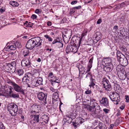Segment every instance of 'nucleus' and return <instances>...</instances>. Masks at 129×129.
<instances>
[{
  "label": "nucleus",
  "mask_w": 129,
  "mask_h": 129,
  "mask_svg": "<svg viewBox=\"0 0 129 129\" xmlns=\"http://www.w3.org/2000/svg\"><path fill=\"white\" fill-rule=\"evenodd\" d=\"M1 88L4 89L5 91H0V95L6 96L9 95L10 97L14 98H19V95L18 93H13V88L10 85L5 84L1 86Z\"/></svg>",
  "instance_id": "obj_1"
},
{
  "label": "nucleus",
  "mask_w": 129,
  "mask_h": 129,
  "mask_svg": "<svg viewBox=\"0 0 129 129\" xmlns=\"http://www.w3.org/2000/svg\"><path fill=\"white\" fill-rule=\"evenodd\" d=\"M7 109L11 114L12 115H15L18 110L17 106L13 104H10L7 106Z\"/></svg>",
  "instance_id": "obj_2"
},
{
  "label": "nucleus",
  "mask_w": 129,
  "mask_h": 129,
  "mask_svg": "<svg viewBox=\"0 0 129 129\" xmlns=\"http://www.w3.org/2000/svg\"><path fill=\"white\" fill-rule=\"evenodd\" d=\"M102 83L104 88H105V90L109 91H110L111 90L112 88L111 85L107 79H103L102 81Z\"/></svg>",
  "instance_id": "obj_3"
},
{
  "label": "nucleus",
  "mask_w": 129,
  "mask_h": 129,
  "mask_svg": "<svg viewBox=\"0 0 129 129\" xmlns=\"http://www.w3.org/2000/svg\"><path fill=\"white\" fill-rule=\"evenodd\" d=\"M47 97V94L42 92H39L37 94V97L38 99L40 101H44L45 104L47 103L46 101Z\"/></svg>",
  "instance_id": "obj_4"
},
{
  "label": "nucleus",
  "mask_w": 129,
  "mask_h": 129,
  "mask_svg": "<svg viewBox=\"0 0 129 129\" xmlns=\"http://www.w3.org/2000/svg\"><path fill=\"white\" fill-rule=\"evenodd\" d=\"M13 89L18 92H20L22 94H24V90L22 88V87L20 86L15 82L13 85Z\"/></svg>",
  "instance_id": "obj_5"
},
{
  "label": "nucleus",
  "mask_w": 129,
  "mask_h": 129,
  "mask_svg": "<svg viewBox=\"0 0 129 129\" xmlns=\"http://www.w3.org/2000/svg\"><path fill=\"white\" fill-rule=\"evenodd\" d=\"M32 39L36 47L40 46L41 45L42 40L40 38L37 37Z\"/></svg>",
  "instance_id": "obj_6"
},
{
  "label": "nucleus",
  "mask_w": 129,
  "mask_h": 129,
  "mask_svg": "<svg viewBox=\"0 0 129 129\" xmlns=\"http://www.w3.org/2000/svg\"><path fill=\"white\" fill-rule=\"evenodd\" d=\"M109 95L110 99L113 101H115V97L117 98V101H118L119 99V95L117 92H111L110 93Z\"/></svg>",
  "instance_id": "obj_7"
},
{
  "label": "nucleus",
  "mask_w": 129,
  "mask_h": 129,
  "mask_svg": "<svg viewBox=\"0 0 129 129\" xmlns=\"http://www.w3.org/2000/svg\"><path fill=\"white\" fill-rule=\"evenodd\" d=\"M35 46L32 39H31L29 40L27 42L26 47L28 49H32Z\"/></svg>",
  "instance_id": "obj_8"
},
{
  "label": "nucleus",
  "mask_w": 129,
  "mask_h": 129,
  "mask_svg": "<svg viewBox=\"0 0 129 129\" xmlns=\"http://www.w3.org/2000/svg\"><path fill=\"white\" fill-rule=\"evenodd\" d=\"M31 63L29 60L27 58H24L22 60L21 64L22 66H26L28 67H30Z\"/></svg>",
  "instance_id": "obj_9"
},
{
  "label": "nucleus",
  "mask_w": 129,
  "mask_h": 129,
  "mask_svg": "<svg viewBox=\"0 0 129 129\" xmlns=\"http://www.w3.org/2000/svg\"><path fill=\"white\" fill-rule=\"evenodd\" d=\"M86 107L87 110L91 112V114H92L96 115L99 112V111L95 109L94 108H91L90 106L88 105L86 106Z\"/></svg>",
  "instance_id": "obj_10"
},
{
  "label": "nucleus",
  "mask_w": 129,
  "mask_h": 129,
  "mask_svg": "<svg viewBox=\"0 0 129 129\" xmlns=\"http://www.w3.org/2000/svg\"><path fill=\"white\" fill-rule=\"evenodd\" d=\"M100 102V104L104 106L108 107L109 106V102L106 97L103 98Z\"/></svg>",
  "instance_id": "obj_11"
},
{
  "label": "nucleus",
  "mask_w": 129,
  "mask_h": 129,
  "mask_svg": "<svg viewBox=\"0 0 129 129\" xmlns=\"http://www.w3.org/2000/svg\"><path fill=\"white\" fill-rule=\"evenodd\" d=\"M109 65H103V69L104 71L107 72H111L113 68V66L110 64Z\"/></svg>",
  "instance_id": "obj_12"
},
{
  "label": "nucleus",
  "mask_w": 129,
  "mask_h": 129,
  "mask_svg": "<svg viewBox=\"0 0 129 129\" xmlns=\"http://www.w3.org/2000/svg\"><path fill=\"white\" fill-rule=\"evenodd\" d=\"M111 61V60L110 58H107L102 61L101 64L103 65H109L110 64L113 65Z\"/></svg>",
  "instance_id": "obj_13"
},
{
  "label": "nucleus",
  "mask_w": 129,
  "mask_h": 129,
  "mask_svg": "<svg viewBox=\"0 0 129 129\" xmlns=\"http://www.w3.org/2000/svg\"><path fill=\"white\" fill-rule=\"evenodd\" d=\"M32 110L31 111V113H38L39 112L38 111L40 110V106L38 105H34L31 106Z\"/></svg>",
  "instance_id": "obj_14"
},
{
  "label": "nucleus",
  "mask_w": 129,
  "mask_h": 129,
  "mask_svg": "<svg viewBox=\"0 0 129 129\" xmlns=\"http://www.w3.org/2000/svg\"><path fill=\"white\" fill-rule=\"evenodd\" d=\"M123 57L121 58L119 61L121 65L123 66H126L128 64V61L126 58L123 56Z\"/></svg>",
  "instance_id": "obj_15"
},
{
  "label": "nucleus",
  "mask_w": 129,
  "mask_h": 129,
  "mask_svg": "<svg viewBox=\"0 0 129 129\" xmlns=\"http://www.w3.org/2000/svg\"><path fill=\"white\" fill-rule=\"evenodd\" d=\"M41 118L42 119V120H40L39 123H43V122H45L46 123H48L49 120V117L48 116L46 115H44L42 116V117Z\"/></svg>",
  "instance_id": "obj_16"
},
{
  "label": "nucleus",
  "mask_w": 129,
  "mask_h": 129,
  "mask_svg": "<svg viewBox=\"0 0 129 129\" xmlns=\"http://www.w3.org/2000/svg\"><path fill=\"white\" fill-rule=\"evenodd\" d=\"M72 120L69 116L66 115L64 117L63 121L65 123H67V124L71 123Z\"/></svg>",
  "instance_id": "obj_17"
},
{
  "label": "nucleus",
  "mask_w": 129,
  "mask_h": 129,
  "mask_svg": "<svg viewBox=\"0 0 129 129\" xmlns=\"http://www.w3.org/2000/svg\"><path fill=\"white\" fill-rule=\"evenodd\" d=\"M6 67L8 69V70L10 71V72L13 73L15 71V66H14L13 65H12V64H8Z\"/></svg>",
  "instance_id": "obj_18"
},
{
  "label": "nucleus",
  "mask_w": 129,
  "mask_h": 129,
  "mask_svg": "<svg viewBox=\"0 0 129 129\" xmlns=\"http://www.w3.org/2000/svg\"><path fill=\"white\" fill-rule=\"evenodd\" d=\"M9 54L10 56H11L14 59H16L18 56V52L17 51L14 50L12 52H10Z\"/></svg>",
  "instance_id": "obj_19"
},
{
  "label": "nucleus",
  "mask_w": 129,
  "mask_h": 129,
  "mask_svg": "<svg viewBox=\"0 0 129 129\" xmlns=\"http://www.w3.org/2000/svg\"><path fill=\"white\" fill-rule=\"evenodd\" d=\"M32 121H33V123H37L39 122V115H35L34 116L32 115Z\"/></svg>",
  "instance_id": "obj_20"
},
{
  "label": "nucleus",
  "mask_w": 129,
  "mask_h": 129,
  "mask_svg": "<svg viewBox=\"0 0 129 129\" xmlns=\"http://www.w3.org/2000/svg\"><path fill=\"white\" fill-rule=\"evenodd\" d=\"M90 82L89 86L90 87H92L93 88H94V86L95 85V80L92 77H90Z\"/></svg>",
  "instance_id": "obj_21"
},
{
  "label": "nucleus",
  "mask_w": 129,
  "mask_h": 129,
  "mask_svg": "<svg viewBox=\"0 0 129 129\" xmlns=\"http://www.w3.org/2000/svg\"><path fill=\"white\" fill-rule=\"evenodd\" d=\"M116 55L118 60L119 61L121 58L123 57L122 56H123V55L119 51H117L116 52Z\"/></svg>",
  "instance_id": "obj_22"
},
{
  "label": "nucleus",
  "mask_w": 129,
  "mask_h": 129,
  "mask_svg": "<svg viewBox=\"0 0 129 129\" xmlns=\"http://www.w3.org/2000/svg\"><path fill=\"white\" fill-rule=\"evenodd\" d=\"M36 81L37 83V85H38L42 84L43 79L41 77H38Z\"/></svg>",
  "instance_id": "obj_23"
},
{
  "label": "nucleus",
  "mask_w": 129,
  "mask_h": 129,
  "mask_svg": "<svg viewBox=\"0 0 129 129\" xmlns=\"http://www.w3.org/2000/svg\"><path fill=\"white\" fill-rule=\"evenodd\" d=\"M7 49H10V50H13L14 51L16 49V48L14 46V45L13 44L12 45H9L7 47Z\"/></svg>",
  "instance_id": "obj_24"
},
{
  "label": "nucleus",
  "mask_w": 129,
  "mask_h": 129,
  "mask_svg": "<svg viewBox=\"0 0 129 129\" xmlns=\"http://www.w3.org/2000/svg\"><path fill=\"white\" fill-rule=\"evenodd\" d=\"M31 75L30 73H27V74L25 75L23 78L22 79V81L25 82V81L27 80V78H28L29 77H30V76Z\"/></svg>",
  "instance_id": "obj_25"
},
{
  "label": "nucleus",
  "mask_w": 129,
  "mask_h": 129,
  "mask_svg": "<svg viewBox=\"0 0 129 129\" xmlns=\"http://www.w3.org/2000/svg\"><path fill=\"white\" fill-rule=\"evenodd\" d=\"M71 52H73L74 53L77 52V49L76 46L71 45Z\"/></svg>",
  "instance_id": "obj_26"
},
{
  "label": "nucleus",
  "mask_w": 129,
  "mask_h": 129,
  "mask_svg": "<svg viewBox=\"0 0 129 129\" xmlns=\"http://www.w3.org/2000/svg\"><path fill=\"white\" fill-rule=\"evenodd\" d=\"M10 4L14 7H16L18 6L19 4L18 3L14 1H11L10 2Z\"/></svg>",
  "instance_id": "obj_27"
},
{
  "label": "nucleus",
  "mask_w": 129,
  "mask_h": 129,
  "mask_svg": "<svg viewBox=\"0 0 129 129\" xmlns=\"http://www.w3.org/2000/svg\"><path fill=\"white\" fill-rule=\"evenodd\" d=\"M53 78H54L55 79V80H53L51 82V84H53L54 83H60V80L59 78L57 77H56V76H53Z\"/></svg>",
  "instance_id": "obj_28"
},
{
  "label": "nucleus",
  "mask_w": 129,
  "mask_h": 129,
  "mask_svg": "<svg viewBox=\"0 0 129 129\" xmlns=\"http://www.w3.org/2000/svg\"><path fill=\"white\" fill-rule=\"evenodd\" d=\"M77 121L79 124H81L84 122V120L82 118L79 117L77 118Z\"/></svg>",
  "instance_id": "obj_29"
},
{
  "label": "nucleus",
  "mask_w": 129,
  "mask_h": 129,
  "mask_svg": "<svg viewBox=\"0 0 129 129\" xmlns=\"http://www.w3.org/2000/svg\"><path fill=\"white\" fill-rule=\"evenodd\" d=\"M29 53V51L27 49L25 50L23 52V55L24 57L28 56Z\"/></svg>",
  "instance_id": "obj_30"
},
{
  "label": "nucleus",
  "mask_w": 129,
  "mask_h": 129,
  "mask_svg": "<svg viewBox=\"0 0 129 129\" xmlns=\"http://www.w3.org/2000/svg\"><path fill=\"white\" fill-rule=\"evenodd\" d=\"M17 72L19 76L22 75L24 74V72L23 70L22 69H20L16 71Z\"/></svg>",
  "instance_id": "obj_31"
},
{
  "label": "nucleus",
  "mask_w": 129,
  "mask_h": 129,
  "mask_svg": "<svg viewBox=\"0 0 129 129\" xmlns=\"http://www.w3.org/2000/svg\"><path fill=\"white\" fill-rule=\"evenodd\" d=\"M59 95L58 92H54L53 93L52 96V99L58 100Z\"/></svg>",
  "instance_id": "obj_32"
},
{
  "label": "nucleus",
  "mask_w": 129,
  "mask_h": 129,
  "mask_svg": "<svg viewBox=\"0 0 129 129\" xmlns=\"http://www.w3.org/2000/svg\"><path fill=\"white\" fill-rule=\"evenodd\" d=\"M14 44L15 47L20 48L21 47V45L20 43L17 41H16L14 43Z\"/></svg>",
  "instance_id": "obj_33"
},
{
  "label": "nucleus",
  "mask_w": 129,
  "mask_h": 129,
  "mask_svg": "<svg viewBox=\"0 0 129 129\" xmlns=\"http://www.w3.org/2000/svg\"><path fill=\"white\" fill-rule=\"evenodd\" d=\"M120 49L122 51V52L125 53L127 50V49L126 47L123 46H120Z\"/></svg>",
  "instance_id": "obj_34"
},
{
  "label": "nucleus",
  "mask_w": 129,
  "mask_h": 129,
  "mask_svg": "<svg viewBox=\"0 0 129 129\" xmlns=\"http://www.w3.org/2000/svg\"><path fill=\"white\" fill-rule=\"evenodd\" d=\"M72 124L76 128L78 126H79L80 125V124L78 123V122L77 121V120L75 122L73 121L72 122Z\"/></svg>",
  "instance_id": "obj_35"
},
{
  "label": "nucleus",
  "mask_w": 129,
  "mask_h": 129,
  "mask_svg": "<svg viewBox=\"0 0 129 129\" xmlns=\"http://www.w3.org/2000/svg\"><path fill=\"white\" fill-rule=\"evenodd\" d=\"M71 45L67 46L66 48V51L67 53L71 52Z\"/></svg>",
  "instance_id": "obj_36"
},
{
  "label": "nucleus",
  "mask_w": 129,
  "mask_h": 129,
  "mask_svg": "<svg viewBox=\"0 0 129 129\" xmlns=\"http://www.w3.org/2000/svg\"><path fill=\"white\" fill-rule=\"evenodd\" d=\"M44 37L47 39H48L49 41L51 42L52 41V39L47 35H45Z\"/></svg>",
  "instance_id": "obj_37"
},
{
  "label": "nucleus",
  "mask_w": 129,
  "mask_h": 129,
  "mask_svg": "<svg viewBox=\"0 0 129 129\" xmlns=\"http://www.w3.org/2000/svg\"><path fill=\"white\" fill-rule=\"evenodd\" d=\"M86 33H83L82 35H81V38H80L79 37H78V43L79 44V45H80V42L81 41V39H82V38L85 35H86Z\"/></svg>",
  "instance_id": "obj_38"
},
{
  "label": "nucleus",
  "mask_w": 129,
  "mask_h": 129,
  "mask_svg": "<svg viewBox=\"0 0 129 129\" xmlns=\"http://www.w3.org/2000/svg\"><path fill=\"white\" fill-rule=\"evenodd\" d=\"M57 42L60 43V44H61V42L60 41V40L59 38H57L56 39H55L52 42V44H54Z\"/></svg>",
  "instance_id": "obj_39"
},
{
  "label": "nucleus",
  "mask_w": 129,
  "mask_h": 129,
  "mask_svg": "<svg viewBox=\"0 0 129 129\" xmlns=\"http://www.w3.org/2000/svg\"><path fill=\"white\" fill-rule=\"evenodd\" d=\"M6 82L7 83L9 84L10 85H12L15 82L9 79H7L6 80Z\"/></svg>",
  "instance_id": "obj_40"
},
{
  "label": "nucleus",
  "mask_w": 129,
  "mask_h": 129,
  "mask_svg": "<svg viewBox=\"0 0 129 129\" xmlns=\"http://www.w3.org/2000/svg\"><path fill=\"white\" fill-rule=\"evenodd\" d=\"M58 100L56 99H53L52 98V103L53 104L56 105H57L58 103V102L57 101H58Z\"/></svg>",
  "instance_id": "obj_41"
},
{
  "label": "nucleus",
  "mask_w": 129,
  "mask_h": 129,
  "mask_svg": "<svg viewBox=\"0 0 129 129\" xmlns=\"http://www.w3.org/2000/svg\"><path fill=\"white\" fill-rule=\"evenodd\" d=\"M76 114L75 113H72L70 115V116L71 117L72 119L76 118Z\"/></svg>",
  "instance_id": "obj_42"
},
{
  "label": "nucleus",
  "mask_w": 129,
  "mask_h": 129,
  "mask_svg": "<svg viewBox=\"0 0 129 129\" xmlns=\"http://www.w3.org/2000/svg\"><path fill=\"white\" fill-rule=\"evenodd\" d=\"M79 71L80 73H81V74H84L85 71L84 67H83L82 68L79 69Z\"/></svg>",
  "instance_id": "obj_43"
},
{
  "label": "nucleus",
  "mask_w": 129,
  "mask_h": 129,
  "mask_svg": "<svg viewBox=\"0 0 129 129\" xmlns=\"http://www.w3.org/2000/svg\"><path fill=\"white\" fill-rule=\"evenodd\" d=\"M101 34L100 33H98V34H96L95 38L99 40L101 38Z\"/></svg>",
  "instance_id": "obj_44"
},
{
  "label": "nucleus",
  "mask_w": 129,
  "mask_h": 129,
  "mask_svg": "<svg viewBox=\"0 0 129 129\" xmlns=\"http://www.w3.org/2000/svg\"><path fill=\"white\" fill-rule=\"evenodd\" d=\"M90 106H89L91 107V108H94L95 106V104L93 101L92 100H91L90 103Z\"/></svg>",
  "instance_id": "obj_45"
},
{
  "label": "nucleus",
  "mask_w": 129,
  "mask_h": 129,
  "mask_svg": "<svg viewBox=\"0 0 129 129\" xmlns=\"http://www.w3.org/2000/svg\"><path fill=\"white\" fill-rule=\"evenodd\" d=\"M93 57H92L90 59L89 61V62L88 63V64L89 65H91L92 66V62H93Z\"/></svg>",
  "instance_id": "obj_46"
},
{
  "label": "nucleus",
  "mask_w": 129,
  "mask_h": 129,
  "mask_svg": "<svg viewBox=\"0 0 129 129\" xmlns=\"http://www.w3.org/2000/svg\"><path fill=\"white\" fill-rule=\"evenodd\" d=\"M37 83L36 81H33L32 82V83H31V84L33 86H34L37 87L39 85H37Z\"/></svg>",
  "instance_id": "obj_47"
},
{
  "label": "nucleus",
  "mask_w": 129,
  "mask_h": 129,
  "mask_svg": "<svg viewBox=\"0 0 129 129\" xmlns=\"http://www.w3.org/2000/svg\"><path fill=\"white\" fill-rule=\"evenodd\" d=\"M115 98L116 99H115V101H114V102H115L114 103V104H115L116 105H117L118 104V102L120 101V98L119 97V101H117V98L115 97Z\"/></svg>",
  "instance_id": "obj_48"
},
{
  "label": "nucleus",
  "mask_w": 129,
  "mask_h": 129,
  "mask_svg": "<svg viewBox=\"0 0 129 129\" xmlns=\"http://www.w3.org/2000/svg\"><path fill=\"white\" fill-rule=\"evenodd\" d=\"M4 126L2 122H0V129H5Z\"/></svg>",
  "instance_id": "obj_49"
},
{
  "label": "nucleus",
  "mask_w": 129,
  "mask_h": 129,
  "mask_svg": "<svg viewBox=\"0 0 129 129\" xmlns=\"http://www.w3.org/2000/svg\"><path fill=\"white\" fill-rule=\"evenodd\" d=\"M92 66L89 65H88L87 66V70L86 71V73L89 72L90 70V69L91 68Z\"/></svg>",
  "instance_id": "obj_50"
},
{
  "label": "nucleus",
  "mask_w": 129,
  "mask_h": 129,
  "mask_svg": "<svg viewBox=\"0 0 129 129\" xmlns=\"http://www.w3.org/2000/svg\"><path fill=\"white\" fill-rule=\"evenodd\" d=\"M75 9H73V8L70 9V14H72L74 13L75 12Z\"/></svg>",
  "instance_id": "obj_51"
},
{
  "label": "nucleus",
  "mask_w": 129,
  "mask_h": 129,
  "mask_svg": "<svg viewBox=\"0 0 129 129\" xmlns=\"http://www.w3.org/2000/svg\"><path fill=\"white\" fill-rule=\"evenodd\" d=\"M50 89L51 91L54 92H58V90L57 89H55L53 87H51Z\"/></svg>",
  "instance_id": "obj_52"
},
{
  "label": "nucleus",
  "mask_w": 129,
  "mask_h": 129,
  "mask_svg": "<svg viewBox=\"0 0 129 129\" xmlns=\"http://www.w3.org/2000/svg\"><path fill=\"white\" fill-rule=\"evenodd\" d=\"M92 77V75L89 72L86 75V78H87L88 77Z\"/></svg>",
  "instance_id": "obj_53"
},
{
  "label": "nucleus",
  "mask_w": 129,
  "mask_h": 129,
  "mask_svg": "<svg viewBox=\"0 0 129 129\" xmlns=\"http://www.w3.org/2000/svg\"><path fill=\"white\" fill-rule=\"evenodd\" d=\"M94 108L98 111L99 110L100 108L99 106L97 104L96 105H95Z\"/></svg>",
  "instance_id": "obj_54"
},
{
  "label": "nucleus",
  "mask_w": 129,
  "mask_h": 129,
  "mask_svg": "<svg viewBox=\"0 0 129 129\" xmlns=\"http://www.w3.org/2000/svg\"><path fill=\"white\" fill-rule=\"evenodd\" d=\"M81 8V6H78L77 7H73V9L75 10H78L80 9Z\"/></svg>",
  "instance_id": "obj_55"
},
{
  "label": "nucleus",
  "mask_w": 129,
  "mask_h": 129,
  "mask_svg": "<svg viewBox=\"0 0 129 129\" xmlns=\"http://www.w3.org/2000/svg\"><path fill=\"white\" fill-rule=\"evenodd\" d=\"M37 18V16L35 14H33L31 16V18L33 19H36Z\"/></svg>",
  "instance_id": "obj_56"
},
{
  "label": "nucleus",
  "mask_w": 129,
  "mask_h": 129,
  "mask_svg": "<svg viewBox=\"0 0 129 129\" xmlns=\"http://www.w3.org/2000/svg\"><path fill=\"white\" fill-rule=\"evenodd\" d=\"M121 66L120 65H118L116 67V70L118 71L119 72L121 68H120Z\"/></svg>",
  "instance_id": "obj_57"
},
{
  "label": "nucleus",
  "mask_w": 129,
  "mask_h": 129,
  "mask_svg": "<svg viewBox=\"0 0 129 129\" xmlns=\"http://www.w3.org/2000/svg\"><path fill=\"white\" fill-rule=\"evenodd\" d=\"M35 12L36 13L39 14L41 12V11L39 9H37L35 10Z\"/></svg>",
  "instance_id": "obj_58"
},
{
  "label": "nucleus",
  "mask_w": 129,
  "mask_h": 129,
  "mask_svg": "<svg viewBox=\"0 0 129 129\" xmlns=\"http://www.w3.org/2000/svg\"><path fill=\"white\" fill-rule=\"evenodd\" d=\"M103 111L106 113H107L109 111V110L105 108L103 109Z\"/></svg>",
  "instance_id": "obj_59"
},
{
  "label": "nucleus",
  "mask_w": 129,
  "mask_h": 129,
  "mask_svg": "<svg viewBox=\"0 0 129 129\" xmlns=\"http://www.w3.org/2000/svg\"><path fill=\"white\" fill-rule=\"evenodd\" d=\"M103 125L102 126H101V127H100V129H106L107 127L105 125Z\"/></svg>",
  "instance_id": "obj_60"
},
{
  "label": "nucleus",
  "mask_w": 129,
  "mask_h": 129,
  "mask_svg": "<svg viewBox=\"0 0 129 129\" xmlns=\"http://www.w3.org/2000/svg\"><path fill=\"white\" fill-rule=\"evenodd\" d=\"M125 99L126 100V102L128 103L129 102V100L128 98V95H126L125 96Z\"/></svg>",
  "instance_id": "obj_61"
},
{
  "label": "nucleus",
  "mask_w": 129,
  "mask_h": 129,
  "mask_svg": "<svg viewBox=\"0 0 129 129\" xmlns=\"http://www.w3.org/2000/svg\"><path fill=\"white\" fill-rule=\"evenodd\" d=\"M29 23L27 24V25H26V26L28 27H31L32 26V24H31V23L30 22Z\"/></svg>",
  "instance_id": "obj_62"
},
{
  "label": "nucleus",
  "mask_w": 129,
  "mask_h": 129,
  "mask_svg": "<svg viewBox=\"0 0 129 129\" xmlns=\"http://www.w3.org/2000/svg\"><path fill=\"white\" fill-rule=\"evenodd\" d=\"M91 92V90H87L85 92V93L87 94H90Z\"/></svg>",
  "instance_id": "obj_63"
},
{
  "label": "nucleus",
  "mask_w": 129,
  "mask_h": 129,
  "mask_svg": "<svg viewBox=\"0 0 129 129\" xmlns=\"http://www.w3.org/2000/svg\"><path fill=\"white\" fill-rule=\"evenodd\" d=\"M101 22L102 19H99L97 21L96 23L97 24H100Z\"/></svg>",
  "instance_id": "obj_64"
}]
</instances>
